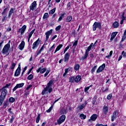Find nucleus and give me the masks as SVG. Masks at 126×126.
I'll return each mask as SVG.
<instances>
[{
	"label": "nucleus",
	"mask_w": 126,
	"mask_h": 126,
	"mask_svg": "<svg viewBox=\"0 0 126 126\" xmlns=\"http://www.w3.org/2000/svg\"><path fill=\"white\" fill-rule=\"evenodd\" d=\"M54 82H55V80H51L49 82L46 88H45L44 90L42 91V95H45L46 91H48V93L49 94H51V93L53 91V88H52V86H53Z\"/></svg>",
	"instance_id": "f257e3e1"
},
{
	"label": "nucleus",
	"mask_w": 126,
	"mask_h": 126,
	"mask_svg": "<svg viewBox=\"0 0 126 126\" xmlns=\"http://www.w3.org/2000/svg\"><path fill=\"white\" fill-rule=\"evenodd\" d=\"M10 48V40H9L8 43L6 44L3 48V49L2 50V55H5V54H7V56H8V55H9V53H8V52H9Z\"/></svg>",
	"instance_id": "f03ea898"
},
{
	"label": "nucleus",
	"mask_w": 126,
	"mask_h": 126,
	"mask_svg": "<svg viewBox=\"0 0 126 126\" xmlns=\"http://www.w3.org/2000/svg\"><path fill=\"white\" fill-rule=\"evenodd\" d=\"M98 28L99 30H101L102 28V26L101 25V23L100 22H94L93 26V31H96V29Z\"/></svg>",
	"instance_id": "7ed1b4c3"
},
{
	"label": "nucleus",
	"mask_w": 126,
	"mask_h": 126,
	"mask_svg": "<svg viewBox=\"0 0 126 126\" xmlns=\"http://www.w3.org/2000/svg\"><path fill=\"white\" fill-rule=\"evenodd\" d=\"M41 42V40L39 39V38H38L35 42H34L32 45V48L33 49V50H35V49H36V48H38V46H39V45H40V43Z\"/></svg>",
	"instance_id": "20e7f679"
},
{
	"label": "nucleus",
	"mask_w": 126,
	"mask_h": 126,
	"mask_svg": "<svg viewBox=\"0 0 126 126\" xmlns=\"http://www.w3.org/2000/svg\"><path fill=\"white\" fill-rule=\"evenodd\" d=\"M65 121V115H62L57 120V123L58 125H61Z\"/></svg>",
	"instance_id": "39448f33"
},
{
	"label": "nucleus",
	"mask_w": 126,
	"mask_h": 126,
	"mask_svg": "<svg viewBox=\"0 0 126 126\" xmlns=\"http://www.w3.org/2000/svg\"><path fill=\"white\" fill-rule=\"evenodd\" d=\"M53 34V29L50 30V31H47L45 32L46 38L45 41H47L49 40V37Z\"/></svg>",
	"instance_id": "423d86ee"
},
{
	"label": "nucleus",
	"mask_w": 126,
	"mask_h": 126,
	"mask_svg": "<svg viewBox=\"0 0 126 126\" xmlns=\"http://www.w3.org/2000/svg\"><path fill=\"white\" fill-rule=\"evenodd\" d=\"M6 95H7V90L2 88V91H1V94L0 95V96L2 97L3 98H5V97H6Z\"/></svg>",
	"instance_id": "0eeeda50"
},
{
	"label": "nucleus",
	"mask_w": 126,
	"mask_h": 126,
	"mask_svg": "<svg viewBox=\"0 0 126 126\" xmlns=\"http://www.w3.org/2000/svg\"><path fill=\"white\" fill-rule=\"evenodd\" d=\"M105 67H106V64H102V65H101L98 68V69L96 70V73H100V72H101V71H103V70H104Z\"/></svg>",
	"instance_id": "6e6552de"
},
{
	"label": "nucleus",
	"mask_w": 126,
	"mask_h": 126,
	"mask_svg": "<svg viewBox=\"0 0 126 126\" xmlns=\"http://www.w3.org/2000/svg\"><path fill=\"white\" fill-rule=\"evenodd\" d=\"M26 28H27V26H26V25H24L21 29L19 30L18 32L21 33V35H23V34H24V32H25L26 30Z\"/></svg>",
	"instance_id": "1a4fd4ad"
},
{
	"label": "nucleus",
	"mask_w": 126,
	"mask_h": 126,
	"mask_svg": "<svg viewBox=\"0 0 126 126\" xmlns=\"http://www.w3.org/2000/svg\"><path fill=\"white\" fill-rule=\"evenodd\" d=\"M37 2L36 1H34L30 6V9L31 10H34V9H36V7H37Z\"/></svg>",
	"instance_id": "9d476101"
},
{
	"label": "nucleus",
	"mask_w": 126,
	"mask_h": 126,
	"mask_svg": "<svg viewBox=\"0 0 126 126\" xmlns=\"http://www.w3.org/2000/svg\"><path fill=\"white\" fill-rule=\"evenodd\" d=\"M118 115H119V113L116 110L113 112V116L111 117V121L112 122H114L116 119H117V117H118Z\"/></svg>",
	"instance_id": "9b49d317"
},
{
	"label": "nucleus",
	"mask_w": 126,
	"mask_h": 126,
	"mask_svg": "<svg viewBox=\"0 0 126 126\" xmlns=\"http://www.w3.org/2000/svg\"><path fill=\"white\" fill-rule=\"evenodd\" d=\"M109 112V107L107 106L104 105L102 110V114L103 115H107Z\"/></svg>",
	"instance_id": "f8f14e48"
},
{
	"label": "nucleus",
	"mask_w": 126,
	"mask_h": 126,
	"mask_svg": "<svg viewBox=\"0 0 126 126\" xmlns=\"http://www.w3.org/2000/svg\"><path fill=\"white\" fill-rule=\"evenodd\" d=\"M24 85V83L17 84L16 86L13 89V92H14V91L18 89V88H21V87H23Z\"/></svg>",
	"instance_id": "ddd939ff"
},
{
	"label": "nucleus",
	"mask_w": 126,
	"mask_h": 126,
	"mask_svg": "<svg viewBox=\"0 0 126 126\" xmlns=\"http://www.w3.org/2000/svg\"><path fill=\"white\" fill-rule=\"evenodd\" d=\"M69 57H70V54L69 53H67L65 54L64 57V63H67L69 60Z\"/></svg>",
	"instance_id": "4468645a"
},
{
	"label": "nucleus",
	"mask_w": 126,
	"mask_h": 126,
	"mask_svg": "<svg viewBox=\"0 0 126 126\" xmlns=\"http://www.w3.org/2000/svg\"><path fill=\"white\" fill-rule=\"evenodd\" d=\"M46 70H47V68H43L42 67H40L37 70H36V72H37V73H39V72H40V73L42 74L44 73V72H45Z\"/></svg>",
	"instance_id": "2eb2a0df"
},
{
	"label": "nucleus",
	"mask_w": 126,
	"mask_h": 126,
	"mask_svg": "<svg viewBox=\"0 0 126 126\" xmlns=\"http://www.w3.org/2000/svg\"><path fill=\"white\" fill-rule=\"evenodd\" d=\"M98 116L96 114H93L91 117V119L89 120V122H91V121H95L97 120Z\"/></svg>",
	"instance_id": "dca6fc26"
},
{
	"label": "nucleus",
	"mask_w": 126,
	"mask_h": 126,
	"mask_svg": "<svg viewBox=\"0 0 126 126\" xmlns=\"http://www.w3.org/2000/svg\"><path fill=\"white\" fill-rule=\"evenodd\" d=\"M118 34V32H113L111 35V38H110V41L111 42L113 41V40L115 39V37L116 36H117V34Z\"/></svg>",
	"instance_id": "f3484780"
},
{
	"label": "nucleus",
	"mask_w": 126,
	"mask_h": 126,
	"mask_svg": "<svg viewBox=\"0 0 126 126\" xmlns=\"http://www.w3.org/2000/svg\"><path fill=\"white\" fill-rule=\"evenodd\" d=\"M24 46H25V42L24 41H22L19 46V49H20L21 51H22V50L24 49Z\"/></svg>",
	"instance_id": "a211bd4d"
},
{
	"label": "nucleus",
	"mask_w": 126,
	"mask_h": 126,
	"mask_svg": "<svg viewBox=\"0 0 126 126\" xmlns=\"http://www.w3.org/2000/svg\"><path fill=\"white\" fill-rule=\"evenodd\" d=\"M81 80V76L80 75H77L76 78H75V81L78 83Z\"/></svg>",
	"instance_id": "6ab92c4d"
},
{
	"label": "nucleus",
	"mask_w": 126,
	"mask_h": 126,
	"mask_svg": "<svg viewBox=\"0 0 126 126\" xmlns=\"http://www.w3.org/2000/svg\"><path fill=\"white\" fill-rule=\"evenodd\" d=\"M35 32V29L33 30L29 34V37H28V42L29 43L30 42V38L32 37V35H33V33Z\"/></svg>",
	"instance_id": "aec40b11"
},
{
	"label": "nucleus",
	"mask_w": 126,
	"mask_h": 126,
	"mask_svg": "<svg viewBox=\"0 0 126 126\" xmlns=\"http://www.w3.org/2000/svg\"><path fill=\"white\" fill-rule=\"evenodd\" d=\"M21 70H19V69H17L15 72L14 76H18L19 74H20Z\"/></svg>",
	"instance_id": "412c9836"
},
{
	"label": "nucleus",
	"mask_w": 126,
	"mask_h": 126,
	"mask_svg": "<svg viewBox=\"0 0 126 126\" xmlns=\"http://www.w3.org/2000/svg\"><path fill=\"white\" fill-rule=\"evenodd\" d=\"M8 105H9V102H8V100H5L3 103V108H4V109L6 108V106H8Z\"/></svg>",
	"instance_id": "4be33fe9"
},
{
	"label": "nucleus",
	"mask_w": 126,
	"mask_h": 126,
	"mask_svg": "<svg viewBox=\"0 0 126 126\" xmlns=\"http://www.w3.org/2000/svg\"><path fill=\"white\" fill-rule=\"evenodd\" d=\"M71 20H72V16H69L66 17V22H70Z\"/></svg>",
	"instance_id": "5701e85b"
},
{
	"label": "nucleus",
	"mask_w": 126,
	"mask_h": 126,
	"mask_svg": "<svg viewBox=\"0 0 126 126\" xmlns=\"http://www.w3.org/2000/svg\"><path fill=\"white\" fill-rule=\"evenodd\" d=\"M14 8H11L9 12V14H8V18H10V17L11 16V15L12 14V13H13V10H14Z\"/></svg>",
	"instance_id": "b1692460"
},
{
	"label": "nucleus",
	"mask_w": 126,
	"mask_h": 126,
	"mask_svg": "<svg viewBox=\"0 0 126 126\" xmlns=\"http://www.w3.org/2000/svg\"><path fill=\"white\" fill-rule=\"evenodd\" d=\"M88 55H89V53H87L86 52H85V56H83L81 58V60H82L83 61H84V60L87 59V57H88Z\"/></svg>",
	"instance_id": "393cba45"
},
{
	"label": "nucleus",
	"mask_w": 126,
	"mask_h": 126,
	"mask_svg": "<svg viewBox=\"0 0 126 126\" xmlns=\"http://www.w3.org/2000/svg\"><path fill=\"white\" fill-rule=\"evenodd\" d=\"M119 22H115L113 24L114 28H118L119 27Z\"/></svg>",
	"instance_id": "a878e982"
},
{
	"label": "nucleus",
	"mask_w": 126,
	"mask_h": 126,
	"mask_svg": "<svg viewBox=\"0 0 126 126\" xmlns=\"http://www.w3.org/2000/svg\"><path fill=\"white\" fill-rule=\"evenodd\" d=\"M5 99V98L0 96V106H1V105H2V103H3Z\"/></svg>",
	"instance_id": "bb28decb"
},
{
	"label": "nucleus",
	"mask_w": 126,
	"mask_h": 126,
	"mask_svg": "<svg viewBox=\"0 0 126 126\" xmlns=\"http://www.w3.org/2000/svg\"><path fill=\"white\" fill-rule=\"evenodd\" d=\"M75 81V78L74 77H71L69 78V82H71V83H73Z\"/></svg>",
	"instance_id": "cd10ccee"
},
{
	"label": "nucleus",
	"mask_w": 126,
	"mask_h": 126,
	"mask_svg": "<svg viewBox=\"0 0 126 126\" xmlns=\"http://www.w3.org/2000/svg\"><path fill=\"white\" fill-rule=\"evenodd\" d=\"M65 14L63 13L61 15V16L59 17L58 19V22H60V21H62L63 20V17L64 16Z\"/></svg>",
	"instance_id": "c85d7f7f"
},
{
	"label": "nucleus",
	"mask_w": 126,
	"mask_h": 126,
	"mask_svg": "<svg viewBox=\"0 0 126 126\" xmlns=\"http://www.w3.org/2000/svg\"><path fill=\"white\" fill-rule=\"evenodd\" d=\"M15 101V98L13 97H11L9 98V102H10V103H13V102H14Z\"/></svg>",
	"instance_id": "c756f323"
},
{
	"label": "nucleus",
	"mask_w": 126,
	"mask_h": 126,
	"mask_svg": "<svg viewBox=\"0 0 126 126\" xmlns=\"http://www.w3.org/2000/svg\"><path fill=\"white\" fill-rule=\"evenodd\" d=\"M56 12V8H54L53 9L50 10L49 12V14H54Z\"/></svg>",
	"instance_id": "7c9ffc66"
},
{
	"label": "nucleus",
	"mask_w": 126,
	"mask_h": 126,
	"mask_svg": "<svg viewBox=\"0 0 126 126\" xmlns=\"http://www.w3.org/2000/svg\"><path fill=\"white\" fill-rule=\"evenodd\" d=\"M80 67V65H79V64H76L74 67V69L75 70H78Z\"/></svg>",
	"instance_id": "2f4dec72"
},
{
	"label": "nucleus",
	"mask_w": 126,
	"mask_h": 126,
	"mask_svg": "<svg viewBox=\"0 0 126 126\" xmlns=\"http://www.w3.org/2000/svg\"><path fill=\"white\" fill-rule=\"evenodd\" d=\"M49 17V14L48 13H45L43 17V19H46Z\"/></svg>",
	"instance_id": "473e14b6"
},
{
	"label": "nucleus",
	"mask_w": 126,
	"mask_h": 126,
	"mask_svg": "<svg viewBox=\"0 0 126 126\" xmlns=\"http://www.w3.org/2000/svg\"><path fill=\"white\" fill-rule=\"evenodd\" d=\"M91 48H92V47H91V46H89L88 47V49L86 50L85 53H87V54H89V51H91Z\"/></svg>",
	"instance_id": "72a5a7b5"
},
{
	"label": "nucleus",
	"mask_w": 126,
	"mask_h": 126,
	"mask_svg": "<svg viewBox=\"0 0 126 126\" xmlns=\"http://www.w3.org/2000/svg\"><path fill=\"white\" fill-rule=\"evenodd\" d=\"M63 44L59 45V46H57L56 50H57V51H60V50L62 49V47H63Z\"/></svg>",
	"instance_id": "f704fd0d"
},
{
	"label": "nucleus",
	"mask_w": 126,
	"mask_h": 126,
	"mask_svg": "<svg viewBox=\"0 0 126 126\" xmlns=\"http://www.w3.org/2000/svg\"><path fill=\"white\" fill-rule=\"evenodd\" d=\"M28 80H32L33 79V75L32 74L29 75L28 77Z\"/></svg>",
	"instance_id": "c9c22d12"
},
{
	"label": "nucleus",
	"mask_w": 126,
	"mask_h": 126,
	"mask_svg": "<svg viewBox=\"0 0 126 126\" xmlns=\"http://www.w3.org/2000/svg\"><path fill=\"white\" fill-rule=\"evenodd\" d=\"M80 117H81V119L82 120H85V119H86V115H85L83 114H81Z\"/></svg>",
	"instance_id": "e433bc0d"
},
{
	"label": "nucleus",
	"mask_w": 126,
	"mask_h": 126,
	"mask_svg": "<svg viewBox=\"0 0 126 126\" xmlns=\"http://www.w3.org/2000/svg\"><path fill=\"white\" fill-rule=\"evenodd\" d=\"M112 97H113V94H110L107 95V99L108 100H111V99H112Z\"/></svg>",
	"instance_id": "4c0bfd02"
},
{
	"label": "nucleus",
	"mask_w": 126,
	"mask_h": 126,
	"mask_svg": "<svg viewBox=\"0 0 126 126\" xmlns=\"http://www.w3.org/2000/svg\"><path fill=\"white\" fill-rule=\"evenodd\" d=\"M40 115L38 114L36 118V124H38V123H39V122H40Z\"/></svg>",
	"instance_id": "58836bf2"
},
{
	"label": "nucleus",
	"mask_w": 126,
	"mask_h": 126,
	"mask_svg": "<svg viewBox=\"0 0 126 126\" xmlns=\"http://www.w3.org/2000/svg\"><path fill=\"white\" fill-rule=\"evenodd\" d=\"M96 68H97V65L94 66L93 68L91 70L92 73H94V72L95 71Z\"/></svg>",
	"instance_id": "ea45409f"
},
{
	"label": "nucleus",
	"mask_w": 126,
	"mask_h": 126,
	"mask_svg": "<svg viewBox=\"0 0 126 126\" xmlns=\"http://www.w3.org/2000/svg\"><path fill=\"white\" fill-rule=\"evenodd\" d=\"M10 85H11V84H6L5 86L3 87L2 88H4V89H7V88H8Z\"/></svg>",
	"instance_id": "a19ab883"
},
{
	"label": "nucleus",
	"mask_w": 126,
	"mask_h": 126,
	"mask_svg": "<svg viewBox=\"0 0 126 126\" xmlns=\"http://www.w3.org/2000/svg\"><path fill=\"white\" fill-rule=\"evenodd\" d=\"M15 65H16V63H12L11 66V69H14V68L15 67Z\"/></svg>",
	"instance_id": "79ce46f5"
},
{
	"label": "nucleus",
	"mask_w": 126,
	"mask_h": 126,
	"mask_svg": "<svg viewBox=\"0 0 126 126\" xmlns=\"http://www.w3.org/2000/svg\"><path fill=\"white\" fill-rule=\"evenodd\" d=\"M61 28H62V26L59 25L57 28H56L55 30L56 31H60V30H61Z\"/></svg>",
	"instance_id": "37998d69"
},
{
	"label": "nucleus",
	"mask_w": 126,
	"mask_h": 126,
	"mask_svg": "<svg viewBox=\"0 0 126 126\" xmlns=\"http://www.w3.org/2000/svg\"><path fill=\"white\" fill-rule=\"evenodd\" d=\"M95 103H96V98L94 97L93 98V101H92V103H93V106H94L95 105Z\"/></svg>",
	"instance_id": "c03bdc74"
},
{
	"label": "nucleus",
	"mask_w": 126,
	"mask_h": 126,
	"mask_svg": "<svg viewBox=\"0 0 126 126\" xmlns=\"http://www.w3.org/2000/svg\"><path fill=\"white\" fill-rule=\"evenodd\" d=\"M108 90H109V88L108 87H106L105 88H103L102 92L104 93L107 92Z\"/></svg>",
	"instance_id": "a18cd8bd"
},
{
	"label": "nucleus",
	"mask_w": 126,
	"mask_h": 126,
	"mask_svg": "<svg viewBox=\"0 0 126 126\" xmlns=\"http://www.w3.org/2000/svg\"><path fill=\"white\" fill-rule=\"evenodd\" d=\"M14 119H15L14 116H13V115H12V117H11V118L10 119V124H12Z\"/></svg>",
	"instance_id": "49530a36"
},
{
	"label": "nucleus",
	"mask_w": 126,
	"mask_h": 126,
	"mask_svg": "<svg viewBox=\"0 0 126 126\" xmlns=\"http://www.w3.org/2000/svg\"><path fill=\"white\" fill-rule=\"evenodd\" d=\"M26 69H27V66H25L24 70H23L22 74H21V76H22L23 75V74H24V73L25 72V71L26 70Z\"/></svg>",
	"instance_id": "de8ad7c7"
},
{
	"label": "nucleus",
	"mask_w": 126,
	"mask_h": 126,
	"mask_svg": "<svg viewBox=\"0 0 126 126\" xmlns=\"http://www.w3.org/2000/svg\"><path fill=\"white\" fill-rule=\"evenodd\" d=\"M52 109H53V106H51L49 109H48L47 110H46V112L47 113H50L51 111H52Z\"/></svg>",
	"instance_id": "09e8293b"
},
{
	"label": "nucleus",
	"mask_w": 126,
	"mask_h": 126,
	"mask_svg": "<svg viewBox=\"0 0 126 126\" xmlns=\"http://www.w3.org/2000/svg\"><path fill=\"white\" fill-rule=\"evenodd\" d=\"M123 41H122V40L119 44L120 48H124V44H122Z\"/></svg>",
	"instance_id": "8fccbe9b"
},
{
	"label": "nucleus",
	"mask_w": 126,
	"mask_h": 126,
	"mask_svg": "<svg viewBox=\"0 0 126 126\" xmlns=\"http://www.w3.org/2000/svg\"><path fill=\"white\" fill-rule=\"evenodd\" d=\"M29 95V92H26L24 94V97L25 98H27V96H28Z\"/></svg>",
	"instance_id": "3c124183"
},
{
	"label": "nucleus",
	"mask_w": 126,
	"mask_h": 126,
	"mask_svg": "<svg viewBox=\"0 0 126 126\" xmlns=\"http://www.w3.org/2000/svg\"><path fill=\"white\" fill-rule=\"evenodd\" d=\"M61 112L62 113V114H64L66 111H65V109L64 108H62L61 110Z\"/></svg>",
	"instance_id": "603ef678"
},
{
	"label": "nucleus",
	"mask_w": 126,
	"mask_h": 126,
	"mask_svg": "<svg viewBox=\"0 0 126 126\" xmlns=\"http://www.w3.org/2000/svg\"><path fill=\"white\" fill-rule=\"evenodd\" d=\"M69 49V46H67V47L65 48V49L64 50V52H63V53H64V54H65V52H66V51H67V50Z\"/></svg>",
	"instance_id": "864d4df0"
},
{
	"label": "nucleus",
	"mask_w": 126,
	"mask_h": 126,
	"mask_svg": "<svg viewBox=\"0 0 126 126\" xmlns=\"http://www.w3.org/2000/svg\"><path fill=\"white\" fill-rule=\"evenodd\" d=\"M50 73V71L47 70L46 72L44 74V77H46V76Z\"/></svg>",
	"instance_id": "5fc2aeb1"
},
{
	"label": "nucleus",
	"mask_w": 126,
	"mask_h": 126,
	"mask_svg": "<svg viewBox=\"0 0 126 126\" xmlns=\"http://www.w3.org/2000/svg\"><path fill=\"white\" fill-rule=\"evenodd\" d=\"M86 105H87V101H85V103L84 104H82L81 106L84 108L85 106H86Z\"/></svg>",
	"instance_id": "6e6d98bb"
},
{
	"label": "nucleus",
	"mask_w": 126,
	"mask_h": 126,
	"mask_svg": "<svg viewBox=\"0 0 126 126\" xmlns=\"http://www.w3.org/2000/svg\"><path fill=\"white\" fill-rule=\"evenodd\" d=\"M55 44H53V45L50 48V49H49V51L51 52V51H52L53 50V49H55Z\"/></svg>",
	"instance_id": "4d7b16f0"
},
{
	"label": "nucleus",
	"mask_w": 126,
	"mask_h": 126,
	"mask_svg": "<svg viewBox=\"0 0 126 126\" xmlns=\"http://www.w3.org/2000/svg\"><path fill=\"white\" fill-rule=\"evenodd\" d=\"M7 8H5L3 10V11H2V13H1L2 15H4V13H5V11H6V10H7Z\"/></svg>",
	"instance_id": "13d9d810"
},
{
	"label": "nucleus",
	"mask_w": 126,
	"mask_h": 126,
	"mask_svg": "<svg viewBox=\"0 0 126 126\" xmlns=\"http://www.w3.org/2000/svg\"><path fill=\"white\" fill-rule=\"evenodd\" d=\"M57 37H58V35H54L53 37H52L51 41H54V40H55V39H56Z\"/></svg>",
	"instance_id": "bf43d9fd"
},
{
	"label": "nucleus",
	"mask_w": 126,
	"mask_h": 126,
	"mask_svg": "<svg viewBox=\"0 0 126 126\" xmlns=\"http://www.w3.org/2000/svg\"><path fill=\"white\" fill-rule=\"evenodd\" d=\"M90 88V87H87L85 88V92H87L88 90H89V89Z\"/></svg>",
	"instance_id": "052dcab7"
},
{
	"label": "nucleus",
	"mask_w": 126,
	"mask_h": 126,
	"mask_svg": "<svg viewBox=\"0 0 126 126\" xmlns=\"http://www.w3.org/2000/svg\"><path fill=\"white\" fill-rule=\"evenodd\" d=\"M78 108L79 110H83L84 108V107L83 106H82V105L78 106Z\"/></svg>",
	"instance_id": "680f3d73"
},
{
	"label": "nucleus",
	"mask_w": 126,
	"mask_h": 126,
	"mask_svg": "<svg viewBox=\"0 0 126 126\" xmlns=\"http://www.w3.org/2000/svg\"><path fill=\"white\" fill-rule=\"evenodd\" d=\"M77 43H78V41L76 40L73 43V46H77Z\"/></svg>",
	"instance_id": "e2e57ef3"
},
{
	"label": "nucleus",
	"mask_w": 126,
	"mask_h": 126,
	"mask_svg": "<svg viewBox=\"0 0 126 126\" xmlns=\"http://www.w3.org/2000/svg\"><path fill=\"white\" fill-rule=\"evenodd\" d=\"M95 126H107V125H103L102 124H96L95 125Z\"/></svg>",
	"instance_id": "0e129e2a"
},
{
	"label": "nucleus",
	"mask_w": 126,
	"mask_h": 126,
	"mask_svg": "<svg viewBox=\"0 0 126 126\" xmlns=\"http://www.w3.org/2000/svg\"><path fill=\"white\" fill-rule=\"evenodd\" d=\"M5 18H6V16H3V19H2V21L3 22L4 21H5Z\"/></svg>",
	"instance_id": "69168bd1"
},
{
	"label": "nucleus",
	"mask_w": 126,
	"mask_h": 126,
	"mask_svg": "<svg viewBox=\"0 0 126 126\" xmlns=\"http://www.w3.org/2000/svg\"><path fill=\"white\" fill-rule=\"evenodd\" d=\"M31 87H32V85H30L28 87H27V90H29V89H30V88Z\"/></svg>",
	"instance_id": "338daca9"
},
{
	"label": "nucleus",
	"mask_w": 126,
	"mask_h": 126,
	"mask_svg": "<svg viewBox=\"0 0 126 126\" xmlns=\"http://www.w3.org/2000/svg\"><path fill=\"white\" fill-rule=\"evenodd\" d=\"M44 62H45V60H44V59H42L40 60V63H44Z\"/></svg>",
	"instance_id": "774afa93"
}]
</instances>
